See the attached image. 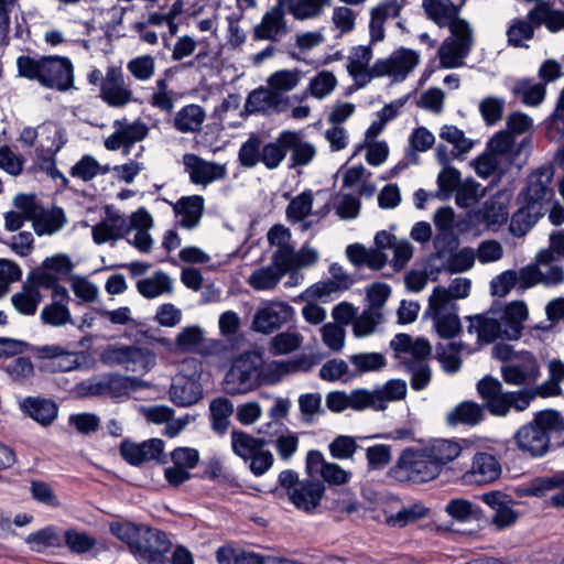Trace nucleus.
Segmentation results:
<instances>
[{"label": "nucleus", "instance_id": "1", "mask_svg": "<svg viewBox=\"0 0 564 564\" xmlns=\"http://www.w3.org/2000/svg\"><path fill=\"white\" fill-rule=\"evenodd\" d=\"M528 315L527 304L523 301H513L505 307L470 317L468 332L475 333L477 339L486 344L498 338L517 340L521 336Z\"/></svg>", "mask_w": 564, "mask_h": 564}, {"label": "nucleus", "instance_id": "2", "mask_svg": "<svg viewBox=\"0 0 564 564\" xmlns=\"http://www.w3.org/2000/svg\"><path fill=\"white\" fill-rule=\"evenodd\" d=\"M406 382L404 380L391 379L372 390L356 389L350 393L333 391L326 395V405L332 412L336 413L347 409L355 411L367 409L384 411L388 403L403 400L406 395Z\"/></svg>", "mask_w": 564, "mask_h": 564}, {"label": "nucleus", "instance_id": "3", "mask_svg": "<svg viewBox=\"0 0 564 564\" xmlns=\"http://www.w3.org/2000/svg\"><path fill=\"white\" fill-rule=\"evenodd\" d=\"M564 432V416L554 410L540 411L521 426L513 438L519 451L533 458L545 456L551 448L550 433Z\"/></svg>", "mask_w": 564, "mask_h": 564}, {"label": "nucleus", "instance_id": "4", "mask_svg": "<svg viewBox=\"0 0 564 564\" xmlns=\"http://www.w3.org/2000/svg\"><path fill=\"white\" fill-rule=\"evenodd\" d=\"M564 7V1H561ZM542 24L550 32L564 31V9L556 10L549 2H539L532 8L527 19H514L509 24L506 35L508 45L512 47H528L527 41L534 36L535 28Z\"/></svg>", "mask_w": 564, "mask_h": 564}, {"label": "nucleus", "instance_id": "5", "mask_svg": "<svg viewBox=\"0 0 564 564\" xmlns=\"http://www.w3.org/2000/svg\"><path fill=\"white\" fill-rule=\"evenodd\" d=\"M391 347L402 359V365L411 373L413 390H423L432 379L431 368L426 361L432 352L430 343L424 338L413 339L408 334H398L391 340Z\"/></svg>", "mask_w": 564, "mask_h": 564}, {"label": "nucleus", "instance_id": "6", "mask_svg": "<svg viewBox=\"0 0 564 564\" xmlns=\"http://www.w3.org/2000/svg\"><path fill=\"white\" fill-rule=\"evenodd\" d=\"M477 390L490 414L506 416L511 409L518 412L527 410L535 394L528 390L505 391L501 382L492 377L481 379Z\"/></svg>", "mask_w": 564, "mask_h": 564}, {"label": "nucleus", "instance_id": "7", "mask_svg": "<svg viewBox=\"0 0 564 564\" xmlns=\"http://www.w3.org/2000/svg\"><path fill=\"white\" fill-rule=\"evenodd\" d=\"M262 358L259 354L249 351L237 357L223 381V390L229 395L246 394L259 386Z\"/></svg>", "mask_w": 564, "mask_h": 564}, {"label": "nucleus", "instance_id": "8", "mask_svg": "<svg viewBox=\"0 0 564 564\" xmlns=\"http://www.w3.org/2000/svg\"><path fill=\"white\" fill-rule=\"evenodd\" d=\"M203 367L196 358L184 359L178 373L173 378L170 399L178 406H191L203 397L200 383Z\"/></svg>", "mask_w": 564, "mask_h": 564}, {"label": "nucleus", "instance_id": "9", "mask_svg": "<svg viewBox=\"0 0 564 564\" xmlns=\"http://www.w3.org/2000/svg\"><path fill=\"white\" fill-rule=\"evenodd\" d=\"M392 475L399 481L420 484L435 479L440 471L424 448H406L392 469Z\"/></svg>", "mask_w": 564, "mask_h": 564}, {"label": "nucleus", "instance_id": "10", "mask_svg": "<svg viewBox=\"0 0 564 564\" xmlns=\"http://www.w3.org/2000/svg\"><path fill=\"white\" fill-rule=\"evenodd\" d=\"M522 279L529 289L538 284L553 288L564 281V268L552 250H541L533 262L522 267Z\"/></svg>", "mask_w": 564, "mask_h": 564}, {"label": "nucleus", "instance_id": "11", "mask_svg": "<svg viewBox=\"0 0 564 564\" xmlns=\"http://www.w3.org/2000/svg\"><path fill=\"white\" fill-rule=\"evenodd\" d=\"M553 176L554 169L551 165H542L532 171L527 177L525 186L517 196L518 204H525L544 214L545 206L554 196L551 186Z\"/></svg>", "mask_w": 564, "mask_h": 564}, {"label": "nucleus", "instance_id": "12", "mask_svg": "<svg viewBox=\"0 0 564 564\" xmlns=\"http://www.w3.org/2000/svg\"><path fill=\"white\" fill-rule=\"evenodd\" d=\"M420 54L411 48L400 47L372 64V73L379 77H389L394 83L403 82L420 64Z\"/></svg>", "mask_w": 564, "mask_h": 564}, {"label": "nucleus", "instance_id": "13", "mask_svg": "<svg viewBox=\"0 0 564 564\" xmlns=\"http://www.w3.org/2000/svg\"><path fill=\"white\" fill-rule=\"evenodd\" d=\"M488 148L491 154L502 160L508 166L514 165L521 169L530 155L532 139L525 137L519 143H516L510 132L499 131L490 139Z\"/></svg>", "mask_w": 564, "mask_h": 564}, {"label": "nucleus", "instance_id": "14", "mask_svg": "<svg viewBox=\"0 0 564 564\" xmlns=\"http://www.w3.org/2000/svg\"><path fill=\"white\" fill-rule=\"evenodd\" d=\"M37 80L61 91L73 87V65L67 57L42 56L37 59Z\"/></svg>", "mask_w": 564, "mask_h": 564}, {"label": "nucleus", "instance_id": "15", "mask_svg": "<svg viewBox=\"0 0 564 564\" xmlns=\"http://www.w3.org/2000/svg\"><path fill=\"white\" fill-rule=\"evenodd\" d=\"M294 308L284 301H263L253 316L252 327L256 332L271 334L290 323Z\"/></svg>", "mask_w": 564, "mask_h": 564}, {"label": "nucleus", "instance_id": "16", "mask_svg": "<svg viewBox=\"0 0 564 564\" xmlns=\"http://www.w3.org/2000/svg\"><path fill=\"white\" fill-rule=\"evenodd\" d=\"M100 98L113 108H123L135 100L120 66L107 67L100 84Z\"/></svg>", "mask_w": 564, "mask_h": 564}, {"label": "nucleus", "instance_id": "17", "mask_svg": "<svg viewBox=\"0 0 564 564\" xmlns=\"http://www.w3.org/2000/svg\"><path fill=\"white\" fill-rule=\"evenodd\" d=\"M540 365L535 356L521 351L507 365L501 367V376L508 384L531 386L540 378Z\"/></svg>", "mask_w": 564, "mask_h": 564}, {"label": "nucleus", "instance_id": "18", "mask_svg": "<svg viewBox=\"0 0 564 564\" xmlns=\"http://www.w3.org/2000/svg\"><path fill=\"white\" fill-rule=\"evenodd\" d=\"M42 135H45L41 141V149L45 155L37 158V169L53 180L59 177L65 181L63 174L56 167L54 159L64 144L61 128L55 123L43 124Z\"/></svg>", "mask_w": 564, "mask_h": 564}, {"label": "nucleus", "instance_id": "19", "mask_svg": "<svg viewBox=\"0 0 564 564\" xmlns=\"http://www.w3.org/2000/svg\"><path fill=\"white\" fill-rule=\"evenodd\" d=\"M286 7L281 6V0L271 7L261 18V21L254 25L252 36L254 40H264L279 42L289 32L288 21L285 19Z\"/></svg>", "mask_w": 564, "mask_h": 564}, {"label": "nucleus", "instance_id": "20", "mask_svg": "<svg viewBox=\"0 0 564 564\" xmlns=\"http://www.w3.org/2000/svg\"><path fill=\"white\" fill-rule=\"evenodd\" d=\"M183 164L193 184L207 186L208 184L226 178L225 164L206 161L193 153L183 155Z\"/></svg>", "mask_w": 564, "mask_h": 564}, {"label": "nucleus", "instance_id": "21", "mask_svg": "<svg viewBox=\"0 0 564 564\" xmlns=\"http://www.w3.org/2000/svg\"><path fill=\"white\" fill-rule=\"evenodd\" d=\"M171 545L165 532L144 525L134 555L149 563L161 562Z\"/></svg>", "mask_w": 564, "mask_h": 564}, {"label": "nucleus", "instance_id": "22", "mask_svg": "<svg viewBox=\"0 0 564 564\" xmlns=\"http://www.w3.org/2000/svg\"><path fill=\"white\" fill-rule=\"evenodd\" d=\"M113 128V133L105 140V148L110 151H117L120 148L128 151L131 145L142 141L149 133V127L140 119L133 122L116 120Z\"/></svg>", "mask_w": 564, "mask_h": 564}, {"label": "nucleus", "instance_id": "23", "mask_svg": "<svg viewBox=\"0 0 564 564\" xmlns=\"http://www.w3.org/2000/svg\"><path fill=\"white\" fill-rule=\"evenodd\" d=\"M372 57L371 44L355 46L349 52L346 68L359 88L367 86L373 78H377V75L372 73V65H369Z\"/></svg>", "mask_w": 564, "mask_h": 564}, {"label": "nucleus", "instance_id": "24", "mask_svg": "<svg viewBox=\"0 0 564 564\" xmlns=\"http://www.w3.org/2000/svg\"><path fill=\"white\" fill-rule=\"evenodd\" d=\"M502 473V468L496 456L485 452L475 454L470 469L465 473L464 480L467 484L487 485L496 481Z\"/></svg>", "mask_w": 564, "mask_h": 564}, {"label": "nucleus", "instance_id": "25", "mask_svg": "<svg viewBox=\"0 0 564 564\" xmlns=\"http://www.w3.org/2000/svg\"><path fill=\"white\" fill-rule=\"evenodd\" d=\"M456 311V305H447L429 299L426 314L433 319L434 327L441 337L453 338L459 333L460 322Z\"/></svg>", "mask_w": 564, "mask_h": 564}, {"label": "nucleus", "instance_id": "26", "mask_svg": "<svg viewBox=\"0 0 564 564\" xmlns=\"http://www.w3.org/2000/svg\"><path fill=\"white\" fill-rule=\"evenodd\" d=\"M306 468L310 474L319 475L330 485H345L349 481L351 473L338 464L326 462L319 451H310L306 455Z\"/></svg>", "mask_w": 564, "mask_h": 564}, {"label": "nucleus", "instance_id": "27", "mask_svg": "<svg viewBox=\"0 0 564 564\" xmlns=\"http://www.w3.org/2000/svg\"><path fill=\"white\" fill-rule=\"evenodd\" d=\"M403 3L399 0H382L370 10L369 35L370 43H377L384 39V24L390 19H398Z\"/></svg>", "mask_w": 564, "mask_h": 564}, {"label": "nucleus", "instance_id": "28", "mask_svg": "<svg viewBox=\"0 0 564 564\" xmlns=\"http://www.w3.org/2000/svg\"><path fill=\"white\" fill-rule=\"evenodd\" d=\"M170 205L180 227L192 230L199 225L204 213V198L202 196H183L175 203L170 202Z\"/></svg>", "mask_w": 564, "mask_h": 564}, {"label": "nucleus", "instance_id": "29", "mask_svg": "<svg viewBox=\"0 0 564 564\" xmlns=\"http://www.w3.org/2000/svg\"><path fill=\"white\" fill-rule=\"evenodd\" d=\"M130 234L128 220L123 215L107 209V217L91 228L93 240L97 245L124 238Z\"/></svg>", "mask_w": 564, "mask_h": 564}, {"label": "nucleus", "instance_id": "30", "mask_svg": "<svg viewBox=\"0 0 564 564\" xmlns=\"http://www.w3.org/2000/svg\"><path fill=\"white\" fill-rule=\"evenodd\" d=\"M325 486L319 480L301 481V485L290 491L289 499L300 510L311 513L321 503Z\"/></svg>", "mask_w": 564, "mask_h": 564}, {"label": "nucleus", "instance_id": "31", "mask_svg": "<svg viewBox=\"0 0 564 564\" xmlns=\"http://www.w3.org/2000/svg\"><path fill=\"white\" fill-rule=\"evenodd\" d=\"M561 489L551 497V503L564 508V471L532 479L521 491L524 496L541 497L546 491Z\"/></svg>", "mask_w": 564, "mask_h": 564}, {"label": "nucleus", "instance_id": "32", "mask_svg": "<svg viewBox=\"0 0 564 564\" xmlns=\"http://www.w3.org/2000/svg\"><path fill=\"white\" fill-rule=\"evenodd\" d=\"M143 351L135 346H109L106 348L100 359L109 366H123L128 370H134L137 364L143 361Z\"/></svg>", "mask_w": 564, "mask_h": 564}, {"label": "nucleus", "instance_id": "33", "mask_svg": "<svg viewBox=\"0 0 564 564\" xmlns=\"http://www.w3.org/2000/svg\"><path fill=\"white\" fill-rule=\"evenodd\" d=\"M245 109L250 113L265 112L270 109L283 111L285 105L283 97L268 87H259L252 90L246 100Z\"/></svg>", "mask_w": 564, "mask_h": 564}, {"label": "nucleus", "instance_id": "34", "mask_svg": "<svg viewBox=\"0 0 564 564\" xmlns=\"http://www.w3.org/2000/svg\"><path fill=\"white\" fill-rule=\"evenodd\" d=\"M73 263L68 256L57 253L46 258L42 263V271L37 270V286H50L57 282L59 274H68Z\"/></svg>", "mask_w": 564, "mask_h": 564}, {"label": "nucleus", "instance_id": "35", "mask_svg": "<svg viewBox=\"0 0 564 564\" xmlns=\"http://www.w3.org/2000/svg\"><path fill=\"white\" fill-rule=\"evenodd\" d=\"M205 119L204 108L196 104H189L175 113L173 127L182 133H195L202 130Z\"/></svg>", "mask_w": 564, "mask_h": 564}, {"label": "nucleus", "instance_id": "36", "mask_svg": "<svg viewBox=\"0 0 564 564\" xmlns=\"http://www.w3.org/2000/svg\"><path fill=\"white\" fill-rule=\"evenodd\" d=\"M346 256L356 267L366 265L373 270L381 269L388 261V257L382 250L367 249L359 243L349 245L346 248Z\"/></svg>", "mask_w": 564, "mask_h": 564}, {"label": "nucleus", "instance_id": "37", "mask_svg": "<svg viewBox=\"0 0 564 564\" xmlns=\"http://www.w3.org/2000/svg\"><path fill=\"white\" fill-rule=\"evenodd\" d=\"M284 140L288 151L291 152L290 167L307 165L315 158L317 152L315 145L305 141L299 132L288 130V138Z\"/></svg>", "mask_w": 564, "mask_h": 564}, {"label": "nucleus", "instance_id": "38", "mask_svg": "<svg viewBox=\"0 0 564 564\" xmlns=\"http://www.w3.org/2000/svg\"><path fill=\"white\" fill-rule=\"evenodd\" d=\"M440 139L452 145L447 153L453 159H465L466 154L473 149L474 141L465 135V132L453 124H444L440 129Z\"/></svg>", "mask_w": 564, "mask_h": 564}, {"label": "nucleus", "instance_id": "39", "mask_svg": "<svg viewBox=\"0 0 564 564\" xmlns=\"http://www.w3.org/2000/svg\"><path fill=\"white\" fill-rule=\"evenodd\" d=\"M286 12L295 20L304 21L319 17L324 10L332 6V0H281Z\"/></svg>", "mask_w": 564, "mask_h": 564}, {"label": "nucleus", "instance_id": "40", "mask_svg": "<svg viewBox=\"0 0 564 564\" xmlns=\"http://www.w3.org/2000/svg\"><path fill=\"white\" fill-rule=\"evenodd\" d=\"M426 17L440 28H445L458 17V8L451 0H423Z\"/></svg>", "mask_w": 564, "mask_h": 564}, {"label": "nucleus", "instance_id": "41", "mask_svg": "<svg viewBox=\"0 0 564 564\" xmlns=\"http://www.w3.org/2000/svg\"><path fill=\"white\" fill-rule=\"evenodd\" d=\"M436 159L443 166V170L437 176L438 188L445 193L456 191L460 184V174L456 169L451 166V155H448L446 147L442 143L436 148Z\"/></svg>", "mask_w": 564, "mask_h": 564}, {"label": "nucleus", "instance_id": "42", "mask_svg": "<svg viewBox=\"0 0 564 564\" xmlns=\"http://www.w3.org/2000/svg\"><path fill=\"white\" fill-rule=\"evenodd\" d=\"M429 457L438 467L441 473L442 468L448 463L456 459L462 452V446L458 442L452 440H436L431 445L424 447Z\"/></svg>", "mask_w": 564, "mask_h": 564}, {"label": "nucleus", "instance_id": "43", "mask_svg": "<svg viewBox=\"0 0 564 564\" xmlns=\"http://www.w3.org/2000/svg\"><path fill=\"white\" fill-rule=\"evenodd\" d=\"M471 282L467 278H455L448 288L436 286L433 289L430 300L447 305H456L453 300L466 299L469 295Z\"/></svg>", "mask_w": 564, "mask_h": 564}, {"label": "nucleus", "instance_id": "44", "mask_svg": "<svg viewBox=\"0 0 564 564\" xmlns=\"http://www.w3.org/2000/svg\"><path fill=\"white\" fill-rule=\"evenodd\" d=\"M138 292L147 299H155L173 291V280L163 272L156 271L153 275L137 282Z\"/></svg>", "mask_w": 564, "mask_h": 564}, {"label": "nucleus", "instance_id": "45", "mask_svg": "<svg viewBox=\"0 0 564 564\" xmlns=\"http://www.w3.org/2000/svg\"><path fill=\"white\" fill-rule=\"evenodd\" d=\"M484 409L471 401H464L457 404L446 415L449 425H476L484 420Z\"/></svg>", "mask_w": 564, "mask_h": 564}, {"label": "nucleus", "instance_id": "46", "mask_svg": "<svg viewBox=\"0 0 564 564\" xmlns=\"http://www.w3.org/2000/svg\"><path fill=\"white\" fill-rule=\"evenodd\" d=\"M66 223L67 218L62 208L37 206V236H52L62 230Z\"/></svg>", "mask_w": 564, "mask_h": 564}, {"label": "nucleus", "instance_id": "47", "mask_svg": "<svg viewBox=\"0 0 564 564\" xmlns=\"http://www.w3.org/2000/svg\"><path fill=\"white\" fill-rule=\"evenodd\" d=\"M519 209L512 215L509 231L518 238L524 237L536 221L544 215L543 213L530 208L525 204H519Z\"/></svg>", "mask_w": 564, "mask_h": 564}, {"label": "nucleus", "instance_id": "48", "mask_svg": "<svg viewBox=\"0 0 564 564\" xmlns=\"http://www.w3.org/2000/svg\"><path fill=\"white\" fill-rule=\"evenodd\" d=\"M265 445L264 438L253 437L243 431L234 430L231 432L232 452L245 462H248L252 455H256Z\"/></svg>", "mask_w": 564, "mask_h": 564}, {"label": "nucleus", "instance_id": "49", "mask_svg": "<svg viewBox=\"0 0 564 564\" xmlns=\"http://www.w3.org/2000/svg\"><path fill=\"white\" fill-rule=\"evenodd\" d=\"M471 50L466 44L454 43L447 39L441 44L437 56L442 68H457L464 65V59Z\"/></svg>", "mask_w": 564, "mask_h": 564}, {"label": "nucleus", "instance_id": "50", "mask_svg": "<svg viewBox=\"0 0 564 564\" xmlns=\"http://www.w3.org/2000/svg\"><path fill=\"white\" fill-rule=\"evenodd\" d=\"M288 138V130L282 131L278 138L262 144L261 163L269 170H275L284 161L288 153V145L284 139Z\"/></svg>", "mask_w": 564, "mask_h": 564}, {"label": "nucleus", "instance_id": "51", "mask_svg": "<svg viewBox=\"0 0 564 564\" xmlns=\"http://www.w3.org/2000/svg\"><path fill=\"white\" fill-rule=\"evenodd\" d=\"M510 198L508 192H500L486 203L484 219L489 226L502 225L507 221Z\"/></svg>", "mask_w": 564, "mask_h": 564}, {"label": "nucleus", "instance_id": "52", "mask_svg": "<svg viewBox=\"0 0 564 564\" xmlns=\"http://www.w3.org/2000/svg\"><path fill=\"white\" fill-rule=\"evenodd\" d=\"M521 291L528 290L529 285L522 279V268L518 271L507 270L492 279L490 283L491 293L496 296H506L513 288Z\"/></svg>", "mask_w": 564, "mask_h": 564}, {"label": "nucleus", "instance_id": "53", "mask_svg": "<svg viewBox=\"0 0 564 564\" xmlns=\"http://www.w3.org/2000/svg\"><path fill=\"white\" fill-rule=\"evenodd\" d=\"M264 557L259 553L231 546L219 547L216 552L219 564H263Z\"/></svg>", "mask_w": 564, "mask_h": 564}, {"label": "nucleus", "instance_id": "54", "mask_svg": "<svg viewBox=\"0 0 564 564\" xmlns=\"http://www.w3.org/2000/svg\"><path fill=\"white\" fill-rule=\"evenodd\" d=\"M144 525L129 521H118L111 522L109 529L118 540L128 545L130 552L134 555Z\"/></svg>", "mask_w": 564, "mask_h": 564}, {"label": "nucleus", "instance_id": "55", "mask_svg": "<svg viewBox=\"0 0 564 564\" xmlns=\"http://www.w3.org/2000/svg\"><path fill=\"white\" fill-rule=\"evenodd\" d=\"M283 275L272 265L262 267L252 271L247 283L256 291H271L275 289Z\"/></svg>", "mask_w": 564, "mask_h": 564}, {"label": "nucleus", "instance_id": "56", "mask_svg": "<svg viewBox=\"0 0 564 564\" xmlns=\"http://www.w3.org/2000/svg\"><path fill=\"white\" fill-rule=\"evenodd\" d=\"M302 78V72L300 69H281L272 73L267 84L272 91H275L280 96L283 93H288L297 87Z\"/></svg>", "mask_w": 564, "mask_h": 564}, {"label": "nucleus", "instance_id": "57", "mask_svg": "<svg viewBox=\"0 0 564 564\" xmlns=\"http://www.w3.org/2000/svg\"><path fill=\"white\" fill-rule=\"evenodd\" d=\"M149 104L162 112L170 113L174 109V91L170 88L165 78H160L151 88Z\"/></svg>", "mask_w": 564, "mask_h": 564}, {"label": "nucleus", "instance_id": "58", "mask_svg": "<svg viewBox=\"0 0 564 564\" xmlns=\"http://www.w3.org/2000/svg\"><path fill=\"white\" fill-rule=\"evenodd\" d=\"M13 306L22 314L35 313V269L30 270L24 291L17 293L11 299Z\"/></svg>", "mask_w": 564, "mask_h": 564}, {"label": "nucleus", "instance_id": "59", "mask_svg": "<svg viewBox=\"0 0 564 564\" xmlns=\"http://www.w3.org/2000/svg\"><path fill=\"white\" fill-rule=\"evenodd\" d=\"M299 361H271L260 368L259 382L261 384L278 383L285 375L299 369Z\"/></svg>", "mask_w": 564, "mask_h": 564}, {"label": "nucleus", "instance_id": "60", "mask_svg": "<svg viewBox=\"0 0 564 564\" xmlns=\"http://www.w3.org/2000/svg\"><path fill=\"white\" fill-rule=\"evenodd\" d=\"M445 512L457 522H468L479 518V508L464 498L451 499L445 506Z\"/></svg>", "mask_w": 564, "mask_h": 564}, {"label": "nucleus", "instance_id": "61", "mask_svg": "<svg viewBox=\"0 0 564 564\" xmlns=\"http://www.w3.org/2000/svg\"><path fill=\"white\" fill-rule=\"evenodd\" d=\"M357 13L344 6L335 7L332 12V29L336 37H341L355 30Z\"/></svg>", "mask_w": 564, "mask_h": 564}, {"label": "nucleus", "instance_id": "62", "mask_svg": "<svg viewBox=\"0 0 564 564\" xmlns=\"http://www.w3.org/2000/svg\"><path fill=\"white\" fill-rule=\"evenodd\" d=\"M127 69L139 82L150 80L156 69V59L150 54L139 55L127 63Z\"/></svg>", "mask_w": 564, "mask_h": 564}, {"label": "nucleus", "instance_id": "63", "mask_svg": "<svg viewBox=\"0 0 564 564\" xmlns=\"http://www.w3.org/2000/svg\"><path fill=\"white\" fill-rule=\"evenodd\" d=\"M383 318L382 312L376 307H367L359 316H356L352 324L354 335L365 337L371 335Z\"/></svg>", "mask_w": 564, "mask_h": 564}, {"label": "nucleus", "instance_id": "64", "mask_svg": "<svg viewBox=\"0 0 564 564\" xmlns=\"http://www.w3.org/2000/svg\"><path fill=\"white\" fill-rule=\"evenodd\" d=\"M303 339V336L297 332H282L271 339L270 350L273 355H288L297 350L301 347Z\"/></svg>", "mask_w": 564, "mask_h": 564}]
</instances>
